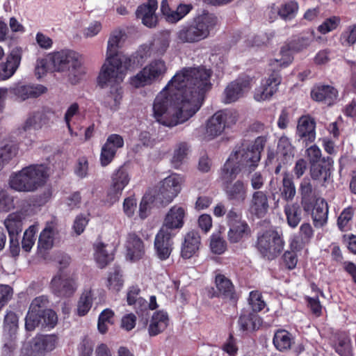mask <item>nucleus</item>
<instances>
[{"label": "nucleus", "mask_w": 356, "mask_h": 356, "mask_svg": "<svg viewBox=\"0 0 356 356\" xmlns=\"http://www.w3.org/2000/svg\"><path fill=\"white\" fill-rule=\"evenodd\" d=\"M210 248L212 252L218 254L223 253L226 250V243L220 233H213L211 236Z\"/></svg>", "instance_id": "63"}, {"label": "nucleus", "mask_w": 356, "mask_h": 356, "mask_svg": "<svg viewBox=\"0 0 356 356\" xmlns=\"http://www.w3.org/2000/svg\"><path fill=\"white\" fill-rule=\"evenodd\" d=\"M26 211L21 210L10 213L4 221V225L10 237V243H13L15 238L21 232L22 221L26 217Z\"/></svg>", "instance_id": "27"}, {"label": "nucleus", "mask_w": 356, "mask_h": 356, "mask_svg": "<svg viewBox=\"0 0 356 356\" xmlns=\"http://www.w3.org/2000/svg\"><path fill=\"white\" fill-rule=\"evenodd\" d=\"M184 177L174 173L165 178L161 183L159 197L165 204L170 203L180 193Z\"/></svg>", "instance_id": "12"}, {"label": "nucleus", "mask_w": 356, "mask_h": 356, "mask_svg": "<svg viewBox=\"0 0 356 356\" xmlns=\"http://www.w3.org/2000/svg\"><path fill=\"white\" fill-rule=\"evenodd\" d=\"M172 234L164 229H160L154 240V248L158 258L167 259L172 250Z\"/></svg>", "instance_id": "22"}, {"label": "nucleus", "mask_w": 356, "mask_h": 356, "mask_svg": "<svg viewBox=\"0 0 356 356\" xmlns=\"http://www.w3.org/2000/svg\"><path fill=\"white\" fill-rule=\"evenodd\" d=\"M126 257L131 261L140 259L145 254V245L141 238L134 233L129 234L125 243Z\"/></svg>", "instance_id": "24"}, {"label": "nucleus", "mask_w": 356, "mask_h": 356, "mask_svg": "<svg viewBox=\"0 0 356 356\" xmlns=\"http://www.w3.org/2000/svg\"><path fill=\"white\" fill-rule=\"evenodd\" d=\"M29 184L22 169L10 176L9 186L15 191L33 192Z\"/></svg>", "instance_id": "38"}, {"label": "nucleus", "mask_w": 356, "mask_h": 356, "mask_svg": "<svg viewBox=\"0 0 356 356\" xmlns=\"http://www.w3.org/2000/svg\"><path fill=\"white\" fill-rule=\"evenodd\" d=\"M158 3L156 0H149L145 4L139 6L136 10V17L142 20L143 24L149 27H154L157 23L155 11Z\"/></svg>", "instance_id": "25"}, {"label": "nucleus", "mask_w": 356, "mask_h": 356, "mask_svg": "<svg viewBox=\"0 0 356 356\" xmlns=\"http://www.w3.org/2000/svg\"><path fill=\"white\" fill-rule=\"evenodd\" d=\"M230 156L241 168L248 169L250 172L254 170L258 165L261 155L250 148L248 143H243L237 145Z\"/></svg>", "instance_id": "10"}, {"label": "nucleus", "mask_w": 356, "mask_h": 356, "mask_svg": "<svg viewBox=\"0 0 356 356\" xmlns=\"http://www.w3.org/2000/svg\"><path fill=\"white\" fill-rule=\"evenodd\" d=\"M252 79L249 76L239 78L230 83L225 89L224 102L230 104L237 101L252 88Z\"/></svg>", "instance_id": "14"}, {"label": "nucleus", "mask_w": 356, "mask_h": 356, "mask_svg": "<svg viewBox=\"0 0 356 356\" xmlns=\"http://www.w3.org/2000/svg\"><path fill=\"white\" fill-rule=\"evenodd\" d=\"M186 213L187 211L184 207L174 205L166 213L161 229L168 230L170 233L174 230H179L184 225Z\"/></svg>", "instance_id": "18"}, {"label": "nucleus", "mask_w": 356, "mask_h": 356, "mask_svg": "<svg viewBox=\"0 0 356 356\" xmlns=\"http://www.w3.org/2000/svg\"><path fill=\"white\" fill-rule=\"evenodd\" d=\"M241 168V166L234 159H232V156L229 155L221 170L220 179L222 184L231 183L236 179Z\"/></svg>", "instance_id": "34"}, {"label": "nucleus", "mask_w": 356, "mask_h": 356, "mask_svg": "<svg viewBox=\"0 0 356 356\" xmlns=\"http://www.w3.org/2000/svg\"><path fill=\"white\" fill-rule=\"evenodd\" d=\"M223 189L229 200L243 202L246 197V189L243 181L237 180L234 184L222 185Z\"/></svg>", "instance_id": "37"}, {"label": "nucleus", "mask_w": 356, "mask_h": 356, "mask_svg": "<svg viewBox=\"0 0 356 356\" xmlns=\"http://www.w3.org/2000/svg\"><path fill=\"white\" fill-rule=\"evenodd\" d=\"M237 120L235 111L230 110L216 112L207 122L204 138L211 140L220 136L226 127L234 124Z\"/></svg>", "instance_id": "8"}, {"label": "nucleus", "mask_w": 356, "mask_h": 356, "mask_svg": "<svg viewBox=\"0 0 356 356\" xmlns=\"http://www.w3.org/2000/svg\"><path fill=\"white\" fill-rule=\"evenodd\" d=\"M284 244L279 233L275 230L269 229L258 236L257 247L264 257L270 260L281 253Z\"/></svg>", "instance_id": "9"}, {"label": "nucleus", "mask_w": 356, "mask_h": 356, "mask_svg": "<svg viewBox=\"0 0 356 356\" xmlns=\"http://www.w3.org/2000/svg\"><path fill=\"white\" fill-rule=\"evenodd\" d=\"M10 90L11 92L22 100L36 98L47 92V88L40 84H18Z\"/></svg>", "instance_id": "26"}, {"label": "nucleus", "mask_w": 356, "mask_h": 356, "mask_svg": "<svg viewBox=\"0 0 356 356\" xmlns=\"http://www.w3.org/2000/svg\"><path fill=\"white\" fill-rule=\"evenodd\" d=\"M33 345L44 356L45 353L51 352L57 347L58 337L56 334L38 335L35 337Z\"/></svg>", "instance_id": "33"}, {"label": "nucleus", "mask_w": 356, "mask_h": 356, "mask_svg": "<svg viewBox=\"0 0 356 356\" xmlns=\"http://www.w3.org/2000/svg\"><path fill=\"white\" fill-rule=\"evenodd\" d=\"M329 208L323 198H317L312 209V218L315 227H323L327 224Z\"/></svg>", "instance_id": "29"}, {"label": "nucleus", "mask_w": 356, "mask_h": 356, "mask_svg": "<svg viewBox=\"0 0 356 356\" xmlns=\"http://www.w3.org/2000/svg\"><path fill=\"white\" fill-rule=\"evenodd\" d=\"M168 314L164 310H159L153 314L148 327L149 334L156 336L163 332L168 326Z\"/></svg>", "instance_id": "30"}, {"label": "nucleus", "mask_w": 356, "mask_h": 356, "mask_svg": "<svg viewBox=\"0 0 356 356\" xmlns=\"http://www.w3.org/2000/svg\"><path fill=\"white\" fill-rule=\"evenodd\" d=\"M33 192L42 187L47 181L48 168L43 164H33L22 168Z\"/></svg>", "instance_id": "16"}, {"label": "nucleus", "mask_w": 356, "mask_h": 356, "mask_svg": "<svg viewBox=\"0 0 356 356\" xmlns=\"http://www.w3.org/2000/svg\"><path fill=\"white\" fill-rule=\"evenodd\" d=\"M113 259V254L108 252L104 243H99L95 245V259L100 268H104Z\"/></svg>", "instance_id": "51"}, {"label": "nucleus", "mask_w": 356, "mask_h": 356, "mask_svg": "<svg viewBox=\"0 0 356 356\" xmlns=\"http://www.w3.org/2000/svg\"><path fill=\"white\" fill-rule=\"evenodd\" d=\"M315 37L314 30H307L295 37L287 45L282 47L280 58L272 60L270 65L274 67H285L292 63V52H300L306 49L314 41Z\"/></svg>", "instance_id": "7"}, {"label": "nucleus", "mask_w": 356, "mask_h": 356, "mask_svg": "<svg viewBox=\"0 0 356 356\" xmlns=\"http://www.w3.org/2000/svg\"><path fill=\"white\" fill-rule=\"evenodd\" d=\"M211 71L204 67H185L177 72L154 99L152 109L156 122L175 127L193 116L211 88Z\"/></svg>", "instance_id": "1"}, {"label": "nucleus", "mask_w": 356, "mask_h": 356, "mask_svg": "<svg viewBox=\"0 0 356 356\" xmlns=\"http://www.w3.org/2000/svg\"><path fill=\"white\" fill-rule=\"evenodd\" d=\"M123 284L122 276L118 269H115L113 272L109 273L106 282V286L109 290L118 292L122 288Z\"/></svg>", "instance_id": "56"}, {"label": "nucleus", "mask_w": 356, "mask_h": 356, "mask_svg": "<svg viewBox=\"0 0 356 356\" xmlns=\"http://www.w3.org/2000/svg\"><path fill=\"white\" fill-rule=\"evenodd\" d=\"M262 325V319L254 312H245L238 319L240 329L243 331H254L259 329Z\"/></svg>", "instance_id": "35"}, {"label": "nucleus", "mask_w": 356, "mask_h": 356, "mask_svg": "<svg viewBox=\"0 0 356 356\" xmlns=\"http://www.w3.org/2000/svg\"><path fill=\"white\" fill-rule=\"evenodd\" d=\"M282 82L280 74L273 71L261 80L260 85L254 89V99L257 102L269 101L277 92Z\"/></svg>", "instance_id": "11"}, {"label": "nucleus", "mask_w": 356, "mask_h": 356, "mask_svg": "<svg viewBox=\"0 0 356 356\" xmlns=\"http://www.w3.org/2000/svg\"><path fill=\"white\" fill-rule=\"evenodd\" d=\"M188 151V147L185 143H180L176 145L171 159L174 168H179L181 166L187 156Z\"/></svg>", "instance_id": "54"}, {"label": "nucleus", "mask_w": 356, "mask_h": 356, "mask_svg": "<svg viewBox=\"0 0 356 356\" xmlns=\"http://www.w3.org/2000/svg\"><path fill=\"white\" fill-rule=\"evenodd\" d=\"M273 343L280 351L289 349L292 344L291 334L284 330L277 331L275 334Z\"/></svg>", "instance_id": "49"}, {"label": "nucleus", "mask_w": 356, "mask_h": 356, "mask_svg": "<svg viewBox=\"0 0 356 356\" xmlns=\"http://www.w3.org/2000/svg\"><path fill=\"white\" fill-rule=\"evenodd\" d=\"M248 300L250 305L254 312H260L266 307V302L263 300L261 293L258 291H251Z\"/></svg>", "instance_id": "61"}, {"label": "nucleus", "mask_w": 356, "mask_h": 356, "mask_svg": "<svg viewBox=\"0 0 356 356\" xmlns=\"http://www.w3.org/2000/svg\"><path fill=\"white\" fill-rule=\"evenodd\" d=\"M280 191L281 197L286 202L292 201L296 195L293 180L287 173H284L283 175Z\"/></svg>", "instance_id": "45"}, {"label": "nucleus", "mask_w": 356, "mask_h": 356, "mask_svg": "<svg viewBox=\"0 0 356 356\" xmlns=\"http://www.w3.org/2000/svg\"><path fill=\"white\" fill-rule=\"evenodd\" d=\"M124 146V139L119 134H111L103 145L100 154V162L102 166H106L113 159L118 149Z\"/></svg>", "instance_id": "20"}, {"label": "nucleus", "mask_w": 356, "mask_h": 356, "mask_svg": "<svg viewBox=\"0 0 356 356\" xmlns=\"http://www.w3.org/2000/svg\"><path fill=\"white\" fill-rule=\"evenodd\" d=\"M278 154L284 157L285 161L291 160L294 156V147L290 139L286 136L280 138L277 144Z\"/></svg>", "instance_id": "50"}, {"label": "nucleus", "mask_w": 356, "mask_h": 356, "mask_svg": "<svg viewBox=\"0 0 356 356\" xmlns=\"http://www.w3.org/2000/svg\"><path fill=\"white\" fill-rule=\"evenodd\" d=\"M296 136L299 140L307 145L316 139V122L309 115H302L298 120L296 127Z\"/></svg>", "instance_id": "21"}, {"label": "nucleus", "mask_w": 356, "mask_h": 356, "mask_svg": "<svg viewBox=\"0 0 356 356\" xmlns=\"http://www.w3.org/2000/svg\"><path fill=\"white\" fill-rule=\"evenodd\" d=\"M299 191L301 196V204L305 211L311 209L310 197L312 195L313 188L309 179L305 178L300 184Z\"/></svg>", "instance_id": "46"}, {"label": "nucleus", "mask_w": 356, "mask_h": 356, "mask_svg": "<svg viewBox=\"0 0 356 356\" xmlns=\"http://www.w3.org/2000/svg\"><path fill=\"white\" fill-rule=\"evenodd\" d=\"M92 292L91 290L84 291L81 296L77 305V314L85 316L90 309L92 305Z\"/></svg>", "instance_id": "53"}, {"label": "nucleus", "mask_w": 356, "mask_h": 356, "mask_svg": "<svg viewBox=\"0 0 356 356\" xmlns=\"http://www.w3.org/2000/svg\"><path fill=\"white\" fill-rule=\"evenodd\" d=\"M269 197L266 191H254L250 200L248 211L257 218H262L269 211Z\"/></svg>", "instance_id": "19"}, {"label": "nucleus", "mask_w": 356, "mask_h": 356, "mask_svg": "<svg viewBox=\"0 0 356 356\" xmlns=\"http://www.w3.org/2000/svg\"><path fill=\"white\" fill-rule=\"evenodd\" d=\"M51 113L49 111H38L31 115L24 124V129L33 127L40 129L47 125L50 120Z\"/></svg>", "instance_id": "41"}, {"label": "nucleus", "mask_w": 356, "mask_h": 356, "mask_svg": "<svg viewBox=\"0 0 356 356\" xmlns=\"http://www.w3.org/2000/svg\"><path fill=\"white\" fill-rule=\"evenodd\" d=\"M49 58L53 63V71L68 72L74 74L73 83H76L83 74L81 56L74 50L65 49L53 51L49 54Z\"/></svg>", "instance_id": "5"}, {"label": "nucleus", "mask_w": 356, "mask_h": 356, "mask_svg": "<svg viewBox=\"0 0 356 356\" xmlns=\"http://www.w3.org/2000/svg\"><path fill=\"white\" fill-rule=\"evenodd\" d=\"M250 233V229L245 221L237 222L229 226L228 238L231 243H237Z\"/></svg>", "instance_id": "39"}, {"label": "nucleus", "mask_w": 356, "mask_h": 356, "mask_svg": "<svg viewBox=\"0 0 356 356\" xmlns=\"http://www.w3.org/2000/svg\"><path fill=\"white\" fill-rule=\"evenodd\" d=\"M24 49L19 46H15L8 52L6 62L0 63V81H6L11 78L19 68Z\"/></svg>", "instance_id": "13"}, {"label": "nucleus", "mask_w": 356, "mask_h": 356, "mask_svg": "<svg viewBox=\"0 0 356 356\" xmlns=\"http://www.w3.org/2000/svg\"><path fill=\"white\" fill-rule=\"evenodd\" d=\"M38 224L31 225L24 232L22 241V248L26 252H30L35 242V234L38 232Z\"/></svg>", "instance_id": "55"}, {"label": "nucleus", "mask_w": 356, "mask_h": 356, "mask_svg": "<svg viewBox=\"0 0 356 356\" xmlns=\"http://www.w3.org/2000/svg\"><path fill=\"white\" fill-rule=\"evenodd\" d=\"M114 312L110 309L103 310L99 314L97 327L102 334H105L108 328V325L113 323Z\"/></svg>", "instance_id": "57"}, {"label": "nucleus", "mask_w": 356, "mask_h": 356, "mask_svg": "<svg viewBox=\"0 0 356 356\" xmlns=\"http://www.w3.org/2000/svg\"><path fill=\"white\" fill-rule=\"evenodd\" d=\"M215 284L220 294L226 297L232 296L233 294L234 291V285L231 280L224 275L217 273L216 275Z\"/></svg>", "instance_id": "48"}, {"label": "nucleus", "mask_w": 356, "mask_h": 356, "mask_svg": "<svg viewBox=\"0 0 356 356\" xmlns=\"http://www.w3.org/2000/svg\"><path fill=\"white\" fill-rule=\"evenodd\" d=\"M218 24L217 17L212 14L199 16L195 24L184 26L177 33L178 40L182 43L199 42L209 37Z\"/></svg>", "instance_id": "4"}, {"label": "nucleus", "mask_w": 356, "mask_h": 356, "mask_svg": "<svg viewBox=\"0 0 356 356\" xmlns=\"http://www.w3.org/2000/svg\"><path fill=\"white\" fill-rule=\"evenodd\" d=\"M152 56L154 55L149 43L140 45L134 54L129 56L132 60L131 69L134 67L136 63L141 64Z\"/></svg>", "instance_id": "52"}, {"label": "nucleus", "mask_w": 356, "mask_h": 356, "mask_svg": "<svg viewBox=\"0 0 356 356\" xmlns=\"http://www.w3.org/2000/svg\"><path fill=\"white\" fill-rule=\"evenodd\" d=\"M17 148L15 145L10 143L0 148V171L4 163L11 159L17 154Z\"/></svg>", "instance_id": "59"}, {"label": "nucleus", "mask_w": 356, "mask_h": 356, "mask_svg": "<svg viewBox=\"0 0 356 356\" xmlns=\"http://www.w3.org/2000/svg\"><path fill=\"white\" fill-rule=\"evenodd\" d=\"M49 70H53V63L49 58V54L45 58L37 59L35 72L38 77H41Z\"/></svg>", "instance_id": "60"}, {"label": "nucleus", "mask_w": 356, "mask_h": 356, "mask_svg": "<svg viewBox=\"0 0 356 356\" xmlns=\"http://www.w3.org/2000/svg\"><path fill=\"white\" fill-rule=\"evenodd\" d=\"M77 282L73 277H67L59 272L51 282L53 292L59 297H70L77 289Z\"/></svg>", "instance_id": "15"}, {"label": "nucleus", "mask_w": 356, "mask_h": 356, "mask_svg": "<svg viewBox=\"0 0 356 356\" xmlns=\"http://www.w3.org/2000/svg\"><path fill=\"white\" fill-rule=\"evenodd\" d=\"M298 10V4L294 1H287L278 10L279 15L284 19H290L295 17Z\"/></svg>", "instance_id": "58"}, {"label": "nucleus", "mask_w": 356, "mask_h": 356, "mask_svg": "<svg viewBox=\"0 0 356 356\" xmlns=\"http://www.w3.org/2000/svg\"><path fill=\"white\" fill-rule=\"evenodd\" d=\"M340 18L336 16L327 18L318 26L317 30L321 34H327L329 32L335 30L340 24Z\"/></svg>", "instance_id": "64"}, {"label": "nucleus", "mask_w": 356, "mask_h": 356, "mask_svg": "<svg viewBox=\"0 0 356 356\" xmlns=\"http://www.w3.org/2000/svg\"><path fill=\"white\" fill-rule=\"evenodd\" d=\"M200 245V237L198 233L195 231L189 232L184 237L181 247V257L184 259L191 258L197 253Z\"/></svg>", "instance_id": "31"}, {"label": "nucleus", "mask_w": 356, "mask_h": 356, "mask_svg": "<svg viewBox=\"0 0 356 356\" xmlns=\"http://www.w3.org/2000/svg\"><path fill=\"white\" fill-rule=\"evenodd\" d=\"M170 39L168 33H163L154 38L149 42L154 56H161L167 51L170 46Z\"/></svg>", "instance_id": "40"}, {"label": "nucleus", "mask_w": 356, "mask_h": 356, "mask_svg": "<svg viewBox=\"0 0 356 356\" xmlns=\"http://www.w3.org/2000/svg\"><path fill=\"white\" fill-rule=\"evenodd\" d=\"M218 24L217 17L212 14L199 16L195 24L184 26L177 33L178 40L182 43L199 42L209 37Z\"/></svg>", "instance_id": "3"}, {"label": "nucleus", "mask_w": 356, "mask_h": 356, "mask_svg": "<svg viewBox=\"0 0 356 356\" xmlns=\"http://www.w3.org/2000/svg\"><path fill=\"white\" fill-rule=\"evenodd\" d=\"M125 33L120 29L111 32L106 46V58L99 72V81H123L132 65L131 57L120 52L125 40Z\"/></svg>", "instance_id": "2"}, {"label": "nucleus", "mask_w": 356, "mask_h": 356, "mask_svg": "<svg viewBox=\"0 0 356 356\" xmlns=\"http://www.w3.org/2000/svg\"><path fill=\"white\" fill-rule=\"evenodd\" d=\"M334 348L341 356H353L351 340L346 334H340L337 337Z\"/></svg>", "instance_id": "47"}, {"label": "nucleus", "mask_w": 356, "mask_h": 356, "mask_svg": "<svg viewBox=\"0 0 356 356\" xmlns=\"http://www.w3.org/2000/svg\"><path fill=\"white\" fill-rule=\"evenodd\" d=\"M33 192L42 187L47 181L48 168L43 164H33L22 168Z\"/></svg>", "instance_id": "17"}, {"label": "nucleus", "mask_w": 356, "mask_h": 356, "mask_svg": "<svg viewBox=\"0 0 356 356\" xmlns=\"http://www.w3.org/2000/svg\"><path fill=\"white\" fill-rule=\"evenodd\" d=\"M192 9L190 4H180L176 10H172L166 0L161 2V10L166 19L172 23H175L185 17Z\"/></svg>", "instance_id": "32"}, {"label": "nucleus", "mask_w": 356, "mask_h": 356, "mask_svg": "<svg viewBox=\"0 0 356 356\" xmlns=\"http://www.w3.org/2000/svg\"><path fill=\"white\" fill-rule=\"evenodd\" d=\"M340 41L343 46H351L356 42V24L348 26L343 31Z\"/></svg>", "instance_id": "62"}, {"label": "nucleus", "mask_w": 356, "mask_h": 356, "mask_svg": "<svg viewBox=\"0 0 356 356\" xmlns=\"http://www.w3.org/2000/svg\"><path fill=\"white\" fill-rule=\"evenodd\" d=\"M168 70L166 63L161 58L150 61L136 75L129 79V84L134 88L150 86L163 79Z\"/></svg>", "instance_id": "6"}, {"label": "nucleus", "mask_w": 356, "mask_h": 356, "mask_svg": "<svg viewBox=\"0 0 356 356\" xmlns=\"http://www.w3.org/2000/svg\"><path fill=\"white\" fill-rule=\"evenodd\" d=\"M99 86L102 88L110 86L111 89L107 97L108 106L113 111H116L121 103L123 97V89L120 86L123 81H108L106 83H100L99 75L97 77Z\"/></svg>", "instance_id": "28"}, {"label": "nucleus", "mask_w": 356, "mask_h": 356, "mask_svg": "<svg viewBox=\"0 0 356 356\" xmlns=\"http://www.w3.org/2000/svg\"><path fill=\"white\" fill-rule=\"evenodd\" d=\"M55 229L52 223L47 224L45 228L42 231L38 239V248L41 252L51 249L54 245Z\"/></svg>", "instance_id": "42"}, {"label": "nucleus", "mask_w": 356, "mask_h": 356, "mask_svg": "<svg viewBox=\"0 0 356 356\" xmlns=\"http://www.w3.org/2000/svg\"><path fill=\"white\" fill-rule=\"evenodd\" d=\"M333 160L331 157H323L322 161L310 165V174L313 179L324 180L327 179L329 175L328 172L332 167Z\"/></svg>", "instance_id": "36"}, {"label": "nucleus", "mask_w": 356, "mask_h": 356, "mask_svg": "<svg viewBox=\"0 0 356 356\" xmlns=\"http://www.w3.org/2000/svg\"><path fill=\"white\" fill-rule=\"evenodd\" d=\"M338 97V91L332 86H315L311 90V97L313 100L323 102L327 106L335 103Z\"/></svg>", "instance_id": "23"}, {"label": "nucleus", "mask_w": 356, "mask_h": 356, "mask_svg": "<svg viewBox=\"0 0 356 356\" xmlns=\"http://www.w3.org/2000/svg\"><path fill=\"white\" fill-rule=\"evenodd\" d=\"M130 179L131 177L127 170L121 166L112 175L111 186L122 192L129 184Z\"/></svg>", "instance_id": "43"}, {"label": "nucleus", "mask_w": 356, "mask_h": 356, "mask_svg": "<svg viewBox=\"0 0 356 356\" xmlns=\"http://www.w3.org/2000/svg\"><path fill=\"white\" fill-rule=\"evenodd\" d=\"M288 225L296 228L301 220V209L298 203H287L284 208Z\"/></svg>", "instance_id": "44"}]
</instances>
